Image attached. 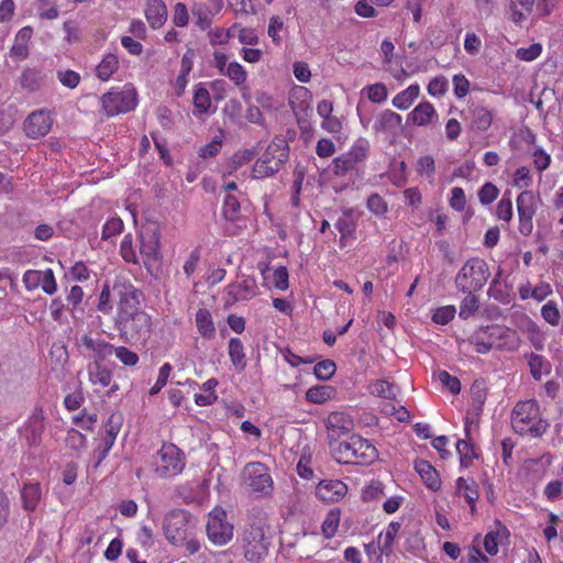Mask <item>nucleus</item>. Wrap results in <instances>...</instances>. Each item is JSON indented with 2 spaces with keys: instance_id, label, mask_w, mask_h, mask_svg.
Segmentation results:
<instances>
[{
  "instance_id": "obj_1",
  "label": "nucleus",
  "mask_w": 563,
  "mask_h": 563,
  "mask_svg": "<svg viewBox=\"0 0 563 563\" xmlns=\"http://www.w3.org/2000/svg\"><path fill=\"white\" fill-rule=\"evenodd\" d=\"M275 532L269 515L262 508H253L241 528L236 544L249 563H263L274 544Z\"/></svg>"
},
{
  "instance_id": "obj_2",
  "label": "nucleus",
  "mask_w": 563,
  "mask_h": 563,
  "mask_svg": "<svg viewBox=\"0 0 563 563\" xmlns=\"http://www.w3.org/2000/svg\"><path fill=\"white\" fill-rule=\"evenodd\" d=\"M333 459L340 464L369 465L378 457L377 449L358 434L330 444Z\"/></svg>"
},
{
  "instance_id": "obj_3",
  "label": "nucleus",
  "mask_w": 563,
  "mask_h": 563,
  "mask_svg": "<svg viewBox=\"0 0 563 563\" xmlns=\"http://www.w3.org/2000/svg\"><path fill=\"white\" fill-rule=\"evenodd\" d=\"M539 406L534 399L519 401L511 412V426L518 434L541 437L548 429L549 423L538 418Z\"/></svg>"
},
{
  "instance_id": "obj_4",
  "label": "nucleus",
  "mask_w": 563,
  "mask_h": 563,
  "mask_svg": "<svg viewBox=\"0 0 563 563\" xmlns=\"http://www.w3.org/2000/svg\"><path fill=\"white\" fill-rule=\"evenodd\" d=\"M287 161L288 146L272 142L255 161L252 168V177L255 179L272 177L279 172Z\"/></svg>"
},
{
  "instance_id": "obj_5",
  "label": "nucleus",
  "mask_w": 563,
  "mask_h": 563,
  "mask_svg": "<svg viewBox=\"0 0 563 563\" xmlns=\"http://www.w3.org/2000/svg\"><path fill=\"white\" fill-rule=\"evenodd\" d=\"M101 108L107 117H115L128 113L137 104V93L131 85L121 89H111L100 98Z\"/></svg>"
},
{
  "instance_id": "obj_6",
  "label": "nucleus",
  "mask_w": 563,
  "mask_h": 563,
  "mask_svg": "<svg viewBox=\"0 0 563 563\" xmlns=\"http://www.w3.org/2000/svg\"><path fill=\"white\" fill-rule=\"evenodd\" d=\"M114 325L126 342L146 339L151 333L152 319L145 311L125 317H115Z\"/></svg>"
},
{
  "instance_id": "obj_7",
  "label": "nucleus",
  "mask_w": 563,
  "mask_h": 563,
  "mask_svg": "<svg viewBox=\"0 0 563 563\" xmlns=\"http://www.w3.org/2000/svg\"><path fill=\"white\" fill-rule=\"evenodd\" d=\"M206 531L209 541L218 547L233 539L234 526L228 520V514L222 507L217 506L208 514Z\"/></svg>"
},
{
  "instance_id": "obj_8",
  "label": "nucleus",
  "mask_w": 563,
  "mask_h": 563,
  "mask_svg": "<svg viewBox=\"0 0 563 563\" xmlns=\"http://www.w3.org/2000/svg\"><path fill=\"white\" fill-rule=\"evenodd\" d=\"M243 482L246 487L261 497H269L274 490V482L268 467L261 462L247 463L243 470Z\"/></svg>"
},
{
  "instance_id": "obj_9",
  "label": "nucleus",
  "mask_w": 563,
  "mask_h": 563,
  "mask_svg": "<svg viewBox=\"0 0 563 563\" xmlns=\"http://www.w3.org/2000/svg\"><path fill=\"white\" fill-rule=\"evenodd\" d=\"M190 514L184 509H173L164 518L165 538L174 545H181L190 533Z\"/></svg>"
},
{
  "instance_id": "obj_10",
  "label": "nucleus",
  "mask_w": 563,
  "mask_h": 563,
  "mask_svg": "<svg viewBox=\"0 0 563 563\" xmlns=\"http://www.w3.org/2000/svg\"><path fill=\"white\" fill-rule=\"evenodd\" d=\"M489 277L488 266L481 258L467 261L460 271V288L462 291H475L481 289Z\"/></svg>"
},
{
  "instance_id": "obj_11",
  "label": "nucleus",
  "mask_w": 563,
  "mask_h": 563,
  "mask_svg": "<svg viewBox=\"0 0 563 563\" xmlns=\"http://www.w3.org/2000/svg\"><path fill=\"white\" fill-rule=\"evenodd\" d=\"M158 462L156 472L161 477H173L183 472L185 468V455L173 443H164L157 453Z\"/></svg>"
},
{
  "instance_id": "obj_12",
  "label": "nucleus",
  "mask_w": 563,
  "mask_h": 563,
  "mask_svg": "<svg viewBox=\"0 0 563 563\" xmlns=\"http://www.w3.org/2000/svg\"><path fill=\"white\" fill-rule=\"evenodd\" d=\"M118 297L115 317H125L144 311L141 308L142 292L132 284H119L113 287Z\"/></svg>"
},
{
  "instance_id": "obj_13",
  "label": "nucleus",
  "mask_w": 563,
  "mask_h": 563,
  "mask_svg": "<svg viewBox=\"0 0 563 563\" xmlns=\"http://www.w3.org/2000/svg\"><path fill=\"white\" fill-rule=\"evenodd\" d=\"M508 329L498 324L479 327V329L468 339L470 344L476 346V352L486 353L493 347L501 349L499 343L507 335Z\"/></svg>"
},
{
  "instance_id": "obj_14",
  "label": "nucleus",
  "mask_w": 563,
  "mask_h": 563,
  "mask_svg": "<svg viewBox=\"0 0 563 563\" xmlns=\"http://www.w3.org/2000/svg\"><path fill=\"white\" fill-rule=\"evenodd\" d=\"M45 431V415L41 406H36L27 420L20 428V434L29 448H38Z\"/></svg>"
},
{
  "instance_id": "obj_15",
  "label": "nucleus",
  "mask_w": 563,
  "mask_h": 563,
  "mask_svg": "<svg viewBox=\"0 0 563 563\" xmlns=\"http://www.w3.org/2000/svg\"><path fill=\"white\" fill-rule=\"evenodd\" d=\"M53 125L52 112L47 109L32 111L23 122V130L27 137L40 139L47 135Z\"/></svg>"
},
{
  "instance_id": "obj_16",
  "label": "nucleus",
  "mask_w": 563,
  "mask_h": 563,
  "mask_svg": "<svg viewBox=\"0 0 563 563\" xmlns=\"http://www.w3.org/2000/svg\"><path fill=\"white\" fill-rule=\"evenodd\" d=\"M402 125V118L397 112L386 109L374 121L373 131L387 140H394Z\"/></svg>"
},
{
  "instance_id": "obj_17",
  "label": "nucleus",
  "mask_w": 563,
  "mask_h": 563,
  "mask_svg": "<svg viewBox=\"0 0 563 563\" xmlns=\"http://www.w3.org/2000/svg\"><path fill=\"white\" fill-rule=\"evenodd\" d=\"M517 210L519 216V230L522 234L528 235L532 232V218L536 213V199L531 191H522L517 197Z\"/></svg>"
},
{
  "instance_id": "obj_18",
  "label": "nucleus",
  "mask_w": 563,
  "mask_h": 563,
  "mask_svg": "<svg viewBox=\"0 0 563 563\" xmlns=\"http://www.w3.org/2000/svg\"><path fill=\"white\" fill-rule=\"evenodd\" d=\"M311 101L312 93L307 87L295 86L290 90L288 104L296 115L298 122H300L302 117H306L309 114V112H311Z\"/></svg>"
},
{
  "instance_id": "obj_19",
  "label": "nucleus",
  "mask_w": 563,
  "mask_h": 563,
  "mask_svg": "<svg viewBox=\"0 0 563 563\" xmlns=\"http://www.w3.org/2000/svg\"><path fill=\"white\" fill-rule=\"evenodd\" d=\"M231 302L247 301L258 295V286L254 277L246 276L242 280L231 283L228 288Z\"/></svg>"
},
{
  "instance_id": "obj_20",
  "label": "nucleus",
  "mask_w": 563,
  "mask_h": 563,
  "mask_svg": "<svg viewBox=\"0 0 563 563\" xmlns=\"http://www.w3.org/2000/svg\"><path fill=\"white\" fill-rule=\"evenodd\" d=\"M473 429H478L477 420L470 419L466 417L465 419V440L459 441L460 444V466L467 467L473 459H478V453L475 449L474 440L472 438Z\"/></svg>"
},
{
  "instance_id": "obj_21",
  "label": "nucleus",
  "mask_w": 563,
  "mask_h": 563,
  "mask_svg": "<svg viewBox=\"0 0 563 563\" xmlns=\"http://www.w3.org/2000/svg\"><path fill=\"white\" fill-rule=\"evenodd\" d=\"M347 494V485L340 479H322L316 487L317 497L324 503H336Z\"/></svg>"
},
{
  "instance_id": "obj_22",
  "label": "nucleus",
  "mask_w": 563,
  "mask_h": 563,
  "mask_svg": "<svg viewBox=\"0 0 563 563\" xmlns=\"http://www.w3.org/2000/svg\"><path fill=\"white\" fill-rule=\"evenodd\" d=\"M78 344L85 351L90 352L98 362L104 361L113 354V344L100 339H93L88 334L82 335Z\"/></svg>"
},
{
  "instance_id": "obj_23",
  "label": "nucleus",
  "mask_w": 563,
  "mask_h": 563,
  "mask_svg": "<svg viewBox=\"0 0 563 563\" xmlns=\"http://www.w3.org/2000/svg\"><path fill=\"white\" fill-rule=\"evenodd\" d=\"M144 13L154 30L161 29L167 21L168 11L163 0H147Z\"/></svg>"
},
{
  "instance_id": "obj_24",
  "label": "nucleus",
  "mask_w": 563,
  "mask_h": 563,
  "mask_svg": "<svg viewBox=\"0 0 563 563\" xmlns=\"http://www.w3.org/2000/svg\"><path fill=\"white\" fill-rule=\"evenodd\" d=\"M33 35L31 26H23L18 31L14 43L10 48V56L15 60H24L30 55L29 44Z\"/></svg>"
},
{
  "instance_id": "obj_25",
  "label": "nucleus",
  "mask_w": 563,
  "mask_h": 563,
  "mask_svg": "<svg viewBox=\"0 0 563 563\" xmlns=\"http://www.w3.org/2000/svg\"><path fill=\"white\" fill-rule=\"evenodd\" d=\"M44 74L40 69L33 67H25L19 78V84L22 90L27 92L38 91L44 86Z\"/></svg>"
},
{
  "instance_id": "obj_26",
  "label": "nucleus",
  "mask_w": 563,
  "mask_h": 563,
  "mask_svg": "<svg viewBox=\"0 0 563 563\" xmlns=\"http://www.w3.org/2000/svg\"><path fill=\"white\" fill-rule=\"evenodd\" d=\"M401 523L398 521H391L387 528L382 531L377 537V548L380 554L389 556L394 551L395 540L400 531Z\"/></svg>"
},
{
  "instance_id": "obj_27",
  "label": "nucleus",
  "mask_w": 563,
  "mask_h": 563,
  "mask_svg": "<svg viewBox=\"0 0 563 563\" xmlns=\"http://www.w3.org/2000/svg\"><path fill=\"white\" fill-rule=\"evenodd\" d=\"M437 117L434 107L429 101L418 103L408 114V121L418 126L430 124Z\"/></svg>"
},
{
  "instance_id": "obj_28",
  "label": "nucleus",
  "mask_w": 563,
  "mask_h": 563,
  "mask_svg": "<svg viewBox=\"0 0 563 563\" xmlns=\"http://www.w3.org/2000/svg\"><path fill=\"white\" fill-rule=\"evenodd\" d=\"M42 498V487L38 482L24 483L21 489V499L23 508L27 511H34Z\"/></svg>"
},
{
  "instance_id": "obj_29",
  "label": "nucleus",
  "mask_w": 563,
  "mask_h": 563,
  "mask_svg": "<svg viewBox=\"0 0 563 563\" xmlns=\"http://www.w3.org/2000/svg\"><path fill=\"white\" fill-rule=\"evenodd\" d=\"M415 468L428 488L432 490L440 488L441 481L439 474L430 462L424 460L418 461L416 462Z\"/></svg>"
},
{
  "instance_id": "obj_30",
  "label": "nucleus",
  "mask_w": 563,
  "mask_h": 563,
  "mask_svg": "<svg viewBox=\"0 0 563 563\" xmlns=\"http://www.w3.org/2000/svg\"><path fill=\"white\" fill-rule=\"evenodd\" d=\"M195 321L197 330L203 339L210 340L216 335L214 322L208 309H199L196 312Z\"/></svg>"
},
{
  "instance_id": "obj_31",
  "label": "nucleus",
  "mask_w": 563,
  "mask_h": 563,
  "mask_svg": "<svg viewBox=\"0 0 563 563\" xmlns=\"http://www.w3.org/2000/svg\"><path fill=\"white\" fill-rule=\"evenodd\" d=\"M420 95V87L418 84L408 86L405 90L398 92L393 98V106L399 110L409 109Z\"/></svg>"
},
{
  "instance_id": "obj_32",
  "label": "nucleus",
  "mask_w": 563,
  "mask_h": 563,
  "mask_svg": "<svg viewBox=\"0 0 563 563\" xmlns=\"http://www.w3.org/2000/svg\"><path fill=\"white\" fill-rule=\"evenodd\" d=\"M89 382L92 385H99L101 387H109L112 382V372L101 362L96 361L89 367Z\"/></svg>"
},
{
  "instance_id": "obj_33",
  "label": "nucleus",
  "mask_w": 563,
  "mask_h": 563,
  "mask_svg": "<svg viewBox=\"0 0 563 563\" xmlns=\"http://www.w3.org/2000/svg\"><path fill=\"white\" fill-rule=\"evenodd\" d=\"M118 56L112 53L106 54L96 67V76L102 81H108L112 77V75L118 70Z\"/></svg>"
},
{
  "instance_id": "obj_34",
  "label": "nucleus",
  "mask_w": 563,
  "mask_h": 563,
  "mask_svg": "<svg viewBox=\"0 0 563 563\" xmlns=\"http://www.w3.org/2000/svg\"><path fill=\"white\" fill-rule=\"evenodd\" d=\"M228 354L232 365L243 371L246 366L244 345L239 338H231L228 345Z\"/></svg>"
},
{
  "instance_id": "obj_35",
  "label": "nucleus",
  "mask_w": 563,
  "mask_h": 563,
  "mask_svg": "<svg viewBox=\"0 0 563 563\" xmlns=\"http://www.w3.org/2000/svg\"><path fill=\"white\" fill-rule=\"evenodd\" d=\"M369 393L380 398L396 400L399 389L386 379H377L369 385Z\"/></svg>"
},
{
  "instance_id": "obj_36",
  "label": "nucleus",
  "mask_w": 563,
  "mask_h": 563,
  "mask_svg": "<svg viewBox=\"0 0 563 563\" xmlns=\"http://www.w3.org/2000/svg\"><path fill=\"white\" fill-rule=\"evenodd\" d=\"M353 420L344 412H332L327 420L328 429L339 433H347L353 429Z\"/></svg>"
},
{
  "instance_id": "obj_37",
  "label": "nucleus",
  "mask_w": 563,
  "mask_h": 563,
  "mask_svg": "<svg viewBox=\"0 0 563 563\" xmlns=\"http://www.w3.org/2000/svg\"><path fill=\"white\" fill-rule=\"evenodd\" d=\"M527 357L530 373L536 380H540L542 374L548 375L551 373V363L545 360L544 356L537 353H530Z\"/></svg>"
},
{
  "instance_id": "obj_38",
  "label": "nucleus",
  "mask_w": 563,
  "mask_h": 563,
  "mask_svg": "<svg viewBox=\"0 0 563 563\" xmlns=\"http://www.w3.org/2000/svg\"><path fill=\"white\" fill-rule=\"evenodd\" d=\"M341 522V510L339 508L331 509L321 525V532L325 539L333 538Z\"/></svg>"
},
{
  "instance_id": "obj_39",
  "label": "nucleus",
  "mask_w": 563,
  "mask_h": 563,
  "mask_svg": "<svg viewBox=\"0 0 563 563\" xmlns=\"http://www.w3.org/2000/svg\"><path fill=\"white\" fill-rule=\"evenodd\" d=\"M192 15L196 18V25L201 31L209 30L212 24V20L216 16L209 11V7L205 3L195 4L191 9Z\"/></svg>"
},
{
  "instance_id": "obj_40",
  "label": "nucleus",
  "mask_w": 563,
  "mask_h": 563,
  "mask_svg": "<svg viewBox=\"0 0 563 563\" xmlns=\"http://www.w3.org/2000/svg\"><path fill=\"white\" fill-rule=\"evenodd\" d=\"M211 97L206 87L202 84L196 86L194 92V106L198 113H207L211 108Z\"/></svg>"
},
{
  "instance_id": "obj_41",
  "label": "nucleus",
  "mask_w": 563,
  "mask_h": 563,
  "mask_svg": "<svg viewBox=\"0 0 563 563\" xmlns=\"http://www.w3.org/2000/svg\"><path fill=\"white\" fill-rule=\"evenodd\" d=\"M123 227H124L123 221L120 218L113 217V218L109 219L103 224V228H102V233H101L102 241L113 244L114 243L113 238H115L122 233Z\"/></svg>"
},
{
  "instance_id": "obj_42",
  "label": "nucleus",
  "mask_w": 563,
  "mask_h": 563,
  "mask_svg": "<svg viewBox=\"0 0 563 563\" xmlns=\"http://www.w3.org/2000/svg\"><path fill=\"white\" fill-rule=\"evenodd\" d=\"M334 389L331 386H314L307 390L306 399L312 404H324L331 399Z\"/></svg>"
},
{
  "instance_id": "obj_43",
  "label": "nucleus",
  "mask_w": 563,
  "mask_h": 563,
  "mask_svg": "<svg viewBox=\"0 0 563 563\" xmlns=\"http://www.w3.org/2000/svg\"><path fill=\"white\" fill-rule=\"evenodd\" d=\"M366 207L374 216L378 218H385L389 207L384 197L379 194H372L368 196Z\"/></svg>"
},
{
  "instance_id": "obj_44",
  "label": "nucleus",
  "mask_w": 563,
  "mask_h": 563,
  "mask_svg": "<svg viewBox=\"0 0 563 563\" xmlns=\"http://www.w3.org/2000/svg\"><path fill=\"white\" fill-rule=\"evenodd\" d=\"M369 101L374 103H383L387 100L388 91L387 87L383 82H376L366 86L363 90Z\"/></svg>"
},
{
  "instance_id": "obj_45",
  "label": "nucleus",
  "mask_w": 563,
  "mask_h": 563,
  "mask_svg": "<svg viewBox=\"0 0 563 563\" xmlns=\"http://www.w3.org/2000/svg\"><path fill=\"white\" fill-rule=\"evenodd\" d=\"M472 112V126L474 129L485 131L490 126L493 117L487 109L483 107H477Z\"/></svg>"
},
{
  "instance_id": "obj_46",
  "label": "nucleus",
  "mask_w": 563,
  "mask_h": 563,
  "mask_svg": "<svg viewBox=\"0 0 563 563\" xmlns=\"http://www.w3.org/2000/svg\"><path fill=\"white\" fill-rule=\"evenodd\" d=\"M333 164V173L336 176H344L350 172H353L357 168V164H355L351 157L347 156L346 153L341 154L335 157L332 162Z\"/></svg>"
},
{
  "instance_id": "obj_47",
  "label": "nucleus",
  "mask_w": 563,
  "mask_h": 563,
  "mask_svg": "<svg viewBox=\"0 0 563 563\" xmlns=\"http://www.w3.org/2000/svg\"><path fill=\"white\" fill-rule=\"evenodd\" d=\"M240 201L232 194H227L223 200L222 213L225 219L235 221L240 213Z\"/></svg>"
},
{
  "instance_id": "obj_48",
  "label": "nucleus",
  "mask_w": 563,
  "mask_h": 563,
  "mask_svg": "<svg viewBox=\"0 0 563 563\" xmlns=\"http://www.w3.org/2000/svg\"><path fill=\"white\" fill-rule=\"evenodd\" d=\"M222 74L229 77V79L236 86L244 85L247 78L244 67L238 62L229 63L227 69Z\"/></svg>"
},
{
  "instance_id": "obj_49",
  "label": "nucleus",
  "mask_w": 563,
  "mask_h": 563,
  "mask_svg": "<svg viewBox=\"0 0 563 563\" xmlns=\"http://www.w3.org/2000/svg\"><path fill=\"white\" fill-rule=\"evenodd\" d=\"M368 152H369V145H368L367 141L360 140L357 142H355L351 146V148L345 153L347 154L349 157L352 158V161L355 164L358 165L367 158Z\"/></svg>"
},
{
  "instance_id": "obj_50",
  "label": "nucleus",
  "mask_w": 563,
  "mask_h": 563,
  "mask_svg": "<svg viewBox=\"0 0 563 563\" xmlns=\"http://www.w3.org/2000/svg\"><path fill=\"white\" fill-rule=\"evenodd\" d=\"M416 170L419 175L426 176L432 181L435 172L434 158L431 155L420 156L416 164Z\"/></svg>"
},
{
  "instance_id": "obj_51",
  "label": "nucleus",
  "mask_w": 563,
  "mask_h": 563,
  "mask_svg": "<svg viewBox=\"0 0 563 563\" xmlns=\"http://www.w3.org/2000/svg\"><path fill=\"white\" fill-rule=\"evenodd\" d=\"M336 371V365L331 360H323L314 365L313 374L320 380L330 379Z\"/></svg>"
},
{
  "instance_id": "obj_52",
  "label": "nucleus",
  "mask_w": 563,
  "mask_h": 563,
  "mask_svg": "<svg viewBox=\"0 0 563 563\" xmlns=\"http://www.w3.org/2000/svg\"><path fill=\"white\" fill-rule=\"evenodd\" d=\"M464 490V497L471 506V512H475V503L477 501L479 494L475 483L468 484L463 477H460V494Z\"/></svg>"
},
{
  "instance_id": "obj_53",
  "label": "nucleus",
  "mask_w": 563,
  "mask_h": 563,
  "mask_svg": "<svg viewBox=\"0 0 563 563\" xmlns=\"http://www.w3.org/2000/svg\"><path fill=\"white\" fill-rule=\"evenodd\" d=\"M113 354L125 366H135L140 361L139 355L125 346L113 345Z\"/></svg>"
},
{
  "instance_id": "obj_54",
  "label": "nucleus",
  "mask_w": 563,
  "mask_h": 563,
  "mask_svg": "<svg viewBox=\"0 0 563 563\" xmlns=\"http://www.w3.org/2000/svg\"><path fill=\"white\" fill-rule=\"evenodd\" d=\"M172 371H173V367L169 363H164L159 367L157 379L148 391V394L151 396L158 394L165 387Z\"/></svg>"
},
{
  "instance_id": "obj_55",
  "label": "nucleus",
  "mask_w": 563,
  "mask_h": 563,
  "mask_svg": "<svg viewBox=\"0 0 563 563\" xmlns=\"http://www.w3.org/2000/svg\"><path fill=\"white\" fill-rule=\"evenodd\" d=\"M40 285L38 287L47 295H53L57 290L54 273L51 268L40 271Z\"/></svg>"
},
{
  "instance_id": "obj_56",
  "label": "nucleus",
  "mask_w": 563,
  "mask_h": 563,
  "mask_svg": "<svg viewBox=\"0 0 563 563\" xmlns=\"http://www.w3.org/2000/svg\"><path fill=\"white\" fill-rule=\"evenodd\" d=\"M57 78L64 87L69 89H75L80 82L79 73L71 69L58 70Z\"/></svg>"
},
{
  "instance_id": "obj_57",
  "label": "nucleus",
  "mask_w": 563,
  "mask_h": 563,
  "mask_svg": "<svg viewBox=\"0 0 563 563\" xmlns=\"http://www.w3.org/2000/svg\"><path fill=\"white\" fill-rule=\"evenodd\" d=\"M468 294L463 299L462 305L460 306V317L467 318L474 314L478 309V299L473 291H467Z\"/></svg>"
},
{
  "instance_id": "obj_58",
  "label": "nucleus",
  "mask_w": 563,
  "mask_h": 563,
  "mask_svg": "<svg viewBox=\"0 0 563 563\" xmlns=\"http://www.w3.org/2000/svg\"><path fill=\"white\" fill-rule=\"evenodd\" d=\"M228 5L236 13L242 15L256 14V8L252 0H228Z\"/></svg>"
},
{
  "instance_id": "obj_59",
  "label": "nucleus",
  "mask_w": 563,
  "mask_h": 563,
  "mask_svg": "<svg viewBox=\"0 0 563 563\" xmlns=\"http://www.w3.org/2000/svg\"><path fill=\"white\" fill-rule=\"evenodd\" d=\"M254 152L249 148H244L242 151H238L233 154L230 159V166L233 170L241 168L243 165H246L254 158Z\"/></svg>"
},
{
  "instance_id": "obj_60",
  "label": "nucleus",
  "mask_w": 563,
  "mask_h": 563,
  "mask_svg": "<svg viewBox=\"0 0 563 563\" xmlns=\"http://www.w3.org/2000/svg\"><path fill=\"white\" fill-rule=\"evenodd\" d=\"M173 23L177 27H185L189 23V13L185 3L177 2L174 7Z\"/></svg>"
},
{
  "instance_id": "obj_61",
  "label": "nucleus",
  "mask_w": 563,
  "mask_h": 563,
  "mask_svg": "<svg viewBox=\"0 0 563 563\" xmlns=\"http://www.w3.org/2000/svg\"><path fill=\"white\" fill-rule=\"evenodd\" d=\"M471 395L475 406L481 409L486 399V385L483 379H476L471 386Z\"/></svg>"
},
{
  "instance_id": "obj_62",
  "label": "nucleus",
  "mask_w": 563,
  "mask_h": 563,
  "mask_svg": "<svg viewBox=\"0 0 563 563\" xmlns=\"http://www.w3.org/2000/svg\"><path fill=\"white\" fill-rule=\"evenodd\" d=\"M433 375L449 391L454 395L457 394V377L452 376L444 369H439Z\"/></svg>"
},
{
  "instance_id": "obj_63",
  "label": "nucleus",
  "mask_w": 563,
  "mask_h": 563,
  "mask_svg": "<svg viewBox=\"0 0 563 563\" xmlns=\"http://www.w3.org/2000/svg\"><path fill=\"white\" fill-rule=\"evenodd\" d=\"M455 316V307L454 306H444L438 308L433 316L432 320L438 324H448L451 320L454 319Z\"/></svg>"
},
{
  "instance_id": "obj_64",
  "label": "nucleus",
  "mask_w": 563,
  "mask_h": 563,
  "mask_svg": "<svg viewBox=\"0 0 563 563\" xmlns=\"http://www.w3.org/2000/svg\"><path fill=\"white\" fill-rule=\"evenodd\" d=\"M498 194H499V190L494 184L486 183L479 189L478 198H479V201L486 206V205L492 203L498 197Z\"/></svg>"
}]
</instances>
